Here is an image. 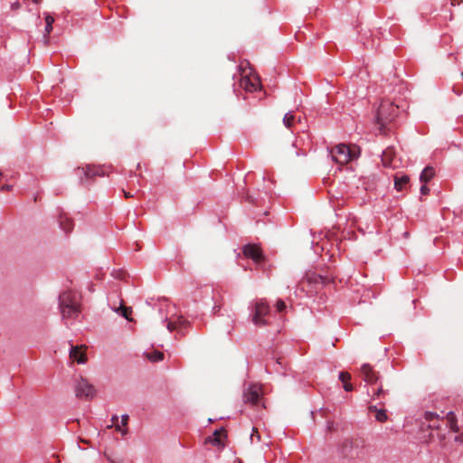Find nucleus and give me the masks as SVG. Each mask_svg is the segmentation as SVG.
I'll use <instances>...</instances> for the list:
<instances>
[{"label": "nucleus", "mask_w": 463, "mask_h": 463, "mask_svg": "<svg viewBox=\"0 0 463 463\" xmlns=\"http://www.w3.org/2000/svg\"><path fill=\"white\" fill-rule=\"evenodd\" d=\"M243 254L251 259L255 263H260L264 260V256L260 246L256 244H247L243 247Z\"/></svg>", "instance_id": "6e6552de"}, {"label": "nucleus", "mask_w": 463, "mask_h": 463, "mask_svg": "<svg viewBox=\"0 0 463 463\" xmlns=\"http://www.w3.org/2000/svg\"><path fill=\"white\" fill-rule=\"evenodd\" d=\"M295 122V116L293 113L288 112L287 113L283 118V124L288 128H290Z\"/></svg>", "instance_id": "b1692460"}, {"label": "nucleus", "mask_w": 463, "mask_h": 463, "mask_svg": "<svg viewBox=\"0 0 463 463\" xmlns=\"http://www.w3.org/2000/svg\"><path fill=\"white\" fill-rule=\"evenodd\" d=\"M240 85L241 88H243L245 90L252 92L258 90L259 88V80L258 79H250L248 77H242Z\"/></svg>", "instance_id": "ddd939ff"}, {"label": "nucleus", "mask_w": 463, "mask_h": 463, "mask_svg": "<svg viewBox=\"0 0 463 463\" xmlns=\"http://www.w3.org/2000/svg\"><path fill=\"white\" fill-rule=\"evenodd\" d=\"M409 181H410V178L406 175H403L402 176L395 175L394 176V188L397 191H402L407 187Z\"/></svg>", "instance_id": "dca6fc26"}, {"label": "nucleus", "mask_w": 463, "mask_h": 463, "mask_svg": "<svg viewBox=\"0 0 463 463\" xmlns=\"http://www.w3.org/2000/svg\"><path fill=\"white\" fill-rule=\"evenodd\" d=\"M19 8H20V4L18 2L12 4V9L16 10Z\"/></svg>", "instance_id": "4c0bfd02"}, {"label": "nucleus", "mask_w": 463, "mask_h": 463, "mask_svg": "<svg viewBox=\"0 0 463 463\" xmlns=\"http://www.w3.org/2000/svg\"><path fill=\"white\" fill-rule=\"evenodd\" d=\"M398 113V107L389 100H383L377 109V123L382 134H385V127L391 123Z\"/></svg>", "instance_id": "7ed1b4c3"}, {"label": "nucleus", "mask_w": 463, "mask_h": 463, "mask_svg": "<svg viewBox=\"0 0 463 463\" xmlns=\"http://www.w3.org/2000/svg\"><path fill=\"white\" fill-rule=\"evenodd\" d=\"M425 418L429 421H432L435 418H438V415L434 412H426Z\"/></svg>", "instance_id": "c756f323"}, {"label": "nucleus", "mask_w": 463, "mask_h": 463, "mask_svg": "<svg viewBox=\"0 0 463 463\" xmlns=\"http://www.w3.org/2000/svg\"><path fill=\"white\" fill-rule=\"evenodd\" d=\"M118 417L117 415L112 416L111 421L114 425L118 424Z\"/></svg>", "instance_id": "e433bc0d"}, {"label": "nucleus", "mask_w": 463, "mask_h": 463, "mask_svg": "<svg viewBox=\"0 0 463 463\" xmlns=\"http://www.w3.org/2000/svg\"><path fill=\"white\" fill-rule=\"evenodd\" d=\"M446 420L448 421V424L449 426V428L454 431V432H458L459 431V428L457 424V419H456V415L454 414V412L452 411H449L447 413L446 415Z\"/></svg>", "instance_id": "aec40b11"}, {"label": "nucleus", "mask_w": 463, "mask_h": 463, "mask_svg": "<svg viewBox=\"0 0 463 463\" xmlns=\"http://www.w3.org/2000/svg\"><path fill=\"white\" fill-rule=\"evenodd\" d=\"M256 438L257 441H260V435L257 429L253 428L252 434L250 436L251 441H253V439Z\"/></svg>", "instance_id": "cd10ccee"}, {"label": "nucleus", "mask_w": 463, "mask_h": 463, "mask_svg": "<svg viewBox=\"0 0 463 463\" xmlns=\"http://www.w3.org/2000/svg\"><path fill=\"white\" fill-rule=\"evenodd\" d=\"M368 410L371 413L374 414V418L379 422H385L388 420L387 411L385 409H378L375 405H370Z\"/></svg>", "instance_id": "4468645a"}, {"label": "nucleus", "mask_w": 463, "mask_h": 463, "mask_svg": "<svg viewBox=\"0 0 463 463\" xmlns=\"http://www.w3.org/2000/svg\"><path fill=\"white\" fill-rule=\"evenodd\" d=\"M360 375L364 381L370 384L377 383L379 373L369 364H364L360 369Z\"/></svg>", "instance_id": "1a4fd4ad"}, {"label": "nucleus", "mask_w": 463, "mask_h": 463, "mask_svg": "<svg viewBox=\"0 0 463 463\" xmlns=\"http://www.w3.org/2000/svg\"><path fill=\"white\" fill-rule=\"evenodd\" d=\"M453 91L457 94V95H460L462 92H463V88H458L456 86L453 87Z\"/></svg>", "instance_id": "c9c22d12"}, {"label": "nucleus", "mask_w": 463, "mask_h": 463, "mask_svg": "<svg viewBox=\"0 0 463 463\" xmlns=\"http://www.w3.org/2000/svg\"><path fill=\"white\" fill-rule=\"evenodd\" d=\"M307 280L310 282H315V283L320 282V283L324 284L326 281V279L323 278L322 276L313 274V275H310L307 277Z\"/></svg>", "instance_id": "a878e982"}, {"label": "nucleus", "mask_w": 463, "mask_h": 463, "mask_svg": "<svg viewBox=\"0 0 463 463\" xmlns=\"http://www.w3.org/2000/svg\"><path fill=\"white\" fill-rule=\"evenodd\" d=\"M54 23V18L50 15V14H46L45 15V32L47 34H49L52 30V24Z\"/></svg>", "instance_id": "393cba45"}, {"label": "nucleus", "mask_w": 463, "mask_h": 463, "mask_svg": "<svg viewBox=\"0 0 463 463\" xmlns=\"http://www.w3.org/2000/svg\"><path fill=\"white\" fill-rule=\"evenodd\" d=\"M247 200L250 203H254L253 198L250 194H247Z\"/></svg>", "instance_id": "ea45409f"}, {"label": "nucleus", "mask_w": 463, "mask_h": 463, "mask_svg": "<svg viewBox=\"0 0 463 463\" xmlns=\"http://www.w3.org/2000/svg\"><path fill=\"white\" fill-rule=\"evenodd\" d=\"M462 79H463V72L461 73Z\"/></svg>", "instance_id": "79ce46f5"}, {"label": "nucleus", "mask_w": 463, "mask_h": 463, "mask_svg": "<svg viewBox=\"0 0 463 463\" xmlns=\"http://www.w3.org/2000/svg\"><path fill=\"white\" fill-rule=\"evenodd\" d=\"M124 196H125L126 198H130V197H132V194H130V193H129V192H126V191H124Z\"/></svg>", "instance_id": "58836bf2"}, {"label": "nucleus", "mask_w": 463, "mask_h": 463, "mask_svg": "<svg viewBox=\"0 0 463 463\" xmlns=\"http://www.w3.org/2000/svg\"><path fill=\"white\" fill-rule=\"evenodd\" d=\"M261 394V385L250 384L249 388L244 392V401L245 402L257 405L260 400Z\"/></svg>", "instance_id": "0eeeda50"}, {"label": "nucleus", "mask_w": 463, "mask_h": 463, "mask_svg": "<svg viewBox=\"0 0 463 463\" xmlns=\"http://www.w3.org/2000/svg\"><path fill=\"white\" fill-rule=\"evenodd\" d=\"M146 357L151 362H159L164 359V354L160 351H153L152 353H146Z\"/></svg>", "instance_id": "5701e85b"}, {"label": "nucleus", "mask_w": 463, "mask_h": 463, "mask_svg": "<svg viewBox=\"0 0 463 463\" xmlns=\"http://www.w3.org/2000/svg\"><path fill=\"white\" fill-rule=\"evenodd\" d=\"M74 392L80 399L91 400L96 396L95 387L81 376L75 382Z\"/></svg>", "instance_id": "39448f33"}, {"label": "nucleus", "mask_w": 463, "mask_h": 463, "mask_svg": "<svg viewBox=\"0 0 463 463\" xmlns=\"http://www.w3.org/2000/svg\"><path fill=\"white\" fill-rule=\"evenodd\" d=\"M226 438V431L223 429L216 430L212 436L206 438L205 442L211 443L221 449L224 447L223 439Z\"/></svg>", "instance_id": "f8f14e48"}, {"label": "nucleus", "mask_w": 463, "mask_h": 463, "mask_svg": "<svg viewBox=\"0 0 463 463\" xmlns=\"http://www.w3.org/2000/svg\"><path fill=\"white\" fill-rule=\"evenodd\" d=\"M270 312L269 306L262 299L258 300L255 303L253 315H252V322L257 326H264L269 325L268 321L265 319Z\"/></svg>", "instance_id": "423d86ee"}, {"label": "nucleus", "mask_w": 463, "mask_h": 463, "mask_svg": "<svg viewBox=\"0 0 463 463\" xmlns=\"http://www.w3.org/2000/svg\"><path fill=\"white\" fill-rule=\"evenodd\" d=\"M116 430L121 432L122 435H126L128 433V429H122L119 424L115 425Z\"/></svg>", "instance_id": "2f4dec72"}, {"label": "nucleus", "mask_w": 463, "mask_h": 463, "mask_svg": "<svg viewBox=\"0 0 463 463\" xmlns=\"http://www.w3.org/2000/svg\"><path fill=\"white\" fill-rule=\"evenodd\" d=\"M395 150L392 146H388L382 154V163L384 167H398L397 160L395 159Z\"/></svg>", "instance_id": "9d476101"}, {"label": "nucleus", "mask_w": 463, "mask_h": 463, "mask_svg": "<svg viewBox=\"0 0 463 463\" xmlns=\"http://www.w3.org/2000/svg\"><path fill=\"white\" fill-rule=\"evenodd\" d=\"M58 301L62 321L78 318L82 310L81 297L78 292L65 289L60 293Z\"/></svg>", "instance_id": "f03ea898"}, {"label": "nucleus", "mask_w": 463, "mask_h": 463, "mask_svg": "<svg viewBox=\"0 0 463 463\" xmlns=\"http://www.w3.org/2000/svg\"><path fill=\"white\" fill-rule=\"evenodd\" d=\"M85 345H71L70 351V359L76 361L78 364H85L87 362V354L85 353Z\"/></svg>", "instance_id": "9b49d317"}, {"label": "nucleus", "mask_w": 463, "mask_h": 463, "mask_svg": "<svg viewBox=\"0 0 463 463\" xmlns=\"http://www.w3.org/2000/svg\"><path fill=\"white\" fill-rule=\"evenodd\" d=\"M326 429L328 431H335V423L333 421H327Z\"/></svg>", "instance_id": "473e14b6"}, {"label": "nucleus", "mask_w": 463, "mask_h": 463, "mask_svg": "<svg viewBox=\"0 0 463 463\" xmlns=\"http://www.w3.org/2000/svg\"><path fill=\"white\" fill-rule=\"evenodd\" d=\"M60 226L65 232H70L72 231L74 224L71 219L61 214Z\"/></svg>", "instance_id": "f3484780"}, {"label": "nucleus", "mask_w": 463, "mask_h": 463, "mask_svg": "<svg viewBox=\"0 0 463 463\" xmlns=\"http://www.w3.org/2000/svg\"><path fill=\"white\" fill-rule=\"evenodd\" d=\"M370 445L364 437L348 435L342 438L336 444L338 457L348 463L363 462L369 455Z\"/></svg>", "instance_id": "f257e3e1"}, {"label": "nucleus", "mask_w": 463, "mask_h": 463, "mask_svg": "<svg viewBox=\"0 0 463 463\" xmlns=\"http://www.w3.org/2000/svg\"><path fill=\"white\" fill-rule=\"evenodd\" d=\"M114 311L119 313L123 317H125L128 321H132L130 315L132 313L131 307H128L124 306L122 303L118 308H114Z\"/></svg>", "instance_id": "412c9836"}, {"label": "nucleus", "mask_w": 463, "mask_h": 463, "mask_svg": "<svg viewBox=\"0 0 463 463\" xmlns=\"http://www.w3.org/2000/svg\"><path fill=\"white\" fill-rule=\"evenodd\" d=\"M435 175V170L431 166H427L420 174V180L421 183L427 184Z\"/></svg>", "instance_id": "a211bd4d"}, {"label": "nucleus", "mask_w": 463, "mask_h": 463, "mask_svg": "<svg viewBox=\"0 0 463 463\" xmlns=\"http://www.w3.org/2000/svg\"><path fill=\"white\" fill-rule=\"evenodd\" d=\"M128 415H123L121 417V425L125 427V426L128 425Z\"/></svg>", "instance_id": "72a5a7b5"}, {"label": "nucleus", "mask_w": 463, "mask_h": 463, "mask_svg": "<svg viewBox=\"0 0 463 463\" xmlns=\"http://www.w3.org/2000/svg\"><path fill=\"white\" fill-rule=\"evenodd\" d=\"M385 391L383 390V386H379L377 390H373L372 396L373 399H377L385 394Z\"/></svg>", "instance_id": "bb28decb"}, {"label": "nucleus", "mask_w": 463, "mask_h": 463, "mask_svg": "<svg viewBox=\"0 0 463 463\" xmlns=\"http://www.w3.org/2000/svg\"><path fill=\"white\" fill-rule=\"evenodd\" d=\"M276 307L279 312H282L286 308V304L283 300H279Z\"/></svg>", "instance_id": "c85d7f7f"}, {"label": "nucleus", "mask_w": 463, "mask_h": 463, "mask_svg": "<svg viewBox=\"0 0 463 463\" xmlns=\"http://www.w3.org/2000/svg\"><path fill=\"white\" fill-rule=\"evenodd\" d=\"M188 324V321L183 317H179L175 321H169L167 323V329L169 331L181 330Z\"/></svg>", "instance_id": "2eb2a0df"}, {"label": "nucleus", "mask_w": 463, "mask_h": 463, "mask_svg": "<svg viewBox=\"0 0 463 463\" xmlns=\"http://www.w3.org/2000/svg\"><path fill=\"white\" fill-rule=\"evenodd\" d=\"M333 160L339 165H346L357 156L356 146L338 144L330 151Z\"/></svg>", "instance_id": "20e7f679"}, {"label": "nucleus", "mask_w": 463, "mask_h": 463, "mask_svg": "<svg viewBox=\"0 0 463 463\" xmlns=\"http://www.w3.org/2000/svg\"><path fill=\"white\" fill-rule=\"evenodd\" d=\"M12 188H13V185H11V184H4L1 186L0 190L2 192H5V191H10V190H12Z\"/></svg>", "instance_id": "f704fd0d"}, {"label": "nucleus", "mask_w": 463, "mask_h": 463, "mask_svg": "<svg viewBox=\"0 0 463 463\" xmlns=\"http://www.w3.org/2000/svg\"><path fill=\"white\" fill-rule=\"evenodd\" d=\"M352 376L347 372H341L339 374V380L344 383V389L346 392L353 391V385L349 383Z\"/></svg>", "instance_id": "6ab92c4d"}, {"label": "nucleus", "mask_w": 463, "mask_h": 463, "mask_svg": "<svg viewBox=\"0 0 463 463\" xmlns=\"http://www.w3.org/2000/svg\"><path fill=\"white\" fill-rule=\"evenodd\" d=\"M32 2L34 4H40L42 2V0H32Z\"/></svg>", "instance_id": "a19ab883"}, {"label": "nucleus", "mask_w": 463, "mask_h": 463, "mask_svg": "<svg viewBox=\"0 0 463 463\" xmlns=\"http://www.w3.org/2000/svg\"><path fill=\"white\" fill-rule=\"evenodd\" d=\"M429 193H430V189H429V187L426 185V184H424L420 187V194H421L422 195H427Z\"/></svg>", "instance_id": "7c9ffc66"}, {"label": "nucleus", "mask_w": 463, "mask_h": 463, "mask_svg": "<svg viewBox=\"0 0 463 463\" xmlns=\"http://www.w3.org/2000/svg\"><path fill=\"white\" fill-rule=\"evenodd\" d=\"M78 172L79 175L83 174L86 178H91L97 175L99 171L95 167L87 166L86 168H78Z\"/></svg>", "instance_id": "4be33fe9"}]
</instances>
